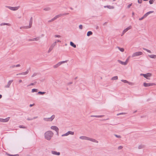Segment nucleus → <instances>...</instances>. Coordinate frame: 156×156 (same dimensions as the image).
<instances>
[{
  "instance_id": "22",
  "label": "nucleus",
  "mask_w": 156,
  "mask_h": 156,
  "mask_svg": "<svg viewBox=\"0 0 156 156\" xmlns=\"http://www.w3.org/2000/svg\"><path fill=\"white\" fill-rule=\"evenodd\" d=\"M5 25L10 26V24L9 23H2L0 24L1 26H2Z\"/></svg>"
},
{
  "instance_id": "38",
  "label": "nucleus",
  "mask_w": 156,
  "mask_h": 156,
  "mask_svg": "<svg viewBox=\"0 0 156 156\" xmlns=\"http://www.w3.org/2000/svg\"><path fill=\"white\" fill-rule=\"evenodd\" d=\"M55 17H54L51 20H48V22H52V21H53L54 20H55Z\"/></svg>"
},
{
  "instance_id": "51",
  "label": "nucleus",
  "mask_w": 156,
  "mask_h": 156,
  "mask_svg": "<svg viewBox=\"0 0 156 156\" xmlns=\"http://www.w3.org/2000/svg\"><path fill=\"white\" fill-rule=\"evenodd\" d=\"M132 3H131V4H129V5L127 6V8H129L130 7V6L132 5Z\"/></svg>"
},
{
  "instance_id": "27",
  "label": "nucleus",
  "mask_w": 156,
  "mask_h": 156,
  "mask_svg": "<svg viewBox=\"0 0 156 156\" xmlns=\"http://www.w3.org/2000/svg\"><path fill=\"white\" fill-rule=\"evenodd\" d=\"M118 79V77L117 76H114L113 77H112V78H111V80H117Z\"/></svg>"
},
{
  "instance_id": "17",
  "label": "nucleus",
  "mask_w": 156,
  "mask_h": 156,
  "mask_svg": "<svg viewBox=\"0 0 156 156\" xmlns=\"http://www.w3.org/2000/svg\"><path fill=\"white\" fill-rule=\"evenodd\" d=\"M39 39V37H37L36 38H35L33 39H29L28 41H37Z\"/></svg>"
},
{
  "instance_id": "4",
  "label": "nucleus",
  "mask_w": 156,
  "mask_h": 156,
  "mask_svg": "<svg viewBox=\"0 0 156 156\" xmlns=\"http://www.w3.org/2000/svg\"><path fill=\"white\" fill-rule=\"evenodd\" d=\"M143 54L142 52L138 51L134 53L132 55V57H134L135 56H138L142 55Z\"/></svg>"
},
{
  "instance_id": "14",
  "label": "nucleus",
  "mask_w": 156,
  "mask_h": 156,
  "mask_svg": "<svg viewBox=\"0 0 156 156\" xmlns=\"http://www.w3.org/2000/svg\"><path fill=\"white\" fill-rule=\"evenodd\" d=\"M29 72L28 70H27V71L26 72H23L22 73H19L18 75H25L27 74ZM18 75V74H17Z\"/></svg>"
},
{
  "instance_id": "52",
  "label": "nucleus",
  "mask_w": 156,
  "mask_h": 156,
  "mask_svg": "<svg viewBox=\"0 0 156 156\" xmlns=\"http://www.w3.org/2000/svg\"><path fill=\"white\" fill-rule=\"evenodd\" d=\"M129 57L126 60V61H125V62H126V63L127 64L128 62V60H129Z\"/></svg>"
},
{
  "instance_id": "13",
  "label": "nucleus",
  "mask_w": 156,
  "mask_h": 156,
  "mask_svg": "<svg viewBox=\"0 0 156 156\" xmlns=\"http://www.w3.org/2000/svg\"><path fill=\"white\" fill-rule=\"evenodd\" d=\"M88 137L86 136H80V139H82L83 140H88Z\"/></svg>"
},
{
  "instance_id": "3",
  "label": "nucleus",
  "mask_w": 156,
  "mask_h": 156,
  "mask_svg": "<svg viewBox=\"0 0 156 156\" xmlns=\"http://www.w3.org/2000/svg\"><path fill=\"white\" fill-rule=\"evenodd\" d=\"M6 7L9 8L10 9L12 10L13 11H16L18 10L19 8H20V6H18L17 7H12L8 6H5Z\"/></svg>"
},
{
  "instance_id": "37",
  "label": "nucleus",
  "mask_w": 156,
  "mask_h": 156,
  "mask_svg": "<svg viewBox=\"0 0 156 156\" xmlns=\"http://www.w3.org/2000/svg\"><path fill=\"white\" fill-rule=\"evenodd\" d=\"M68 61V60H66L65 61H63L62 62H59L60 65L62 64V63H63L65 62H67Z\"/></svg>"
},
{
  "instance_id": "36",
  "label": "nucleus",
  "mask_w": 156,
  "mask_h": 156,
  "mask_svg": "<svg viewBox=\"0 0 156 156\" xmlns=\"http://www.w3.org/2000/svg\"><path fill=\"white\" fill-rule=\"evenodd\" d=\"M144 147V146L141 145L138 146V148L139 149H141L143 148Z\"/></svg>"
},
{
  "instance_id": "10",
  "label": "nucleus",
  "mask_w": 156,
  "mask_h": 156,
  "mask_svg": "<svg viewBox=\"0 0 156 156\" xmlns=\"http://www.w3.org/2000/svg\"><path fill=\"white\" fill-rule=\"evenodd\" d=\"M51 153L53 154L56 155H59L60 154L59 152H57L56 151H51Z\"/></svg>"
},
{
  "instance_id": "48",
  "label": "nucleus",
  "mask_w": 156,
  "mask_h": 156,
  "mask_svg": "<svg viewBox=\"0 0 156 156\" xmlns=\"http://www.w3.org/2000/svg\"><path fill=\"white\" fill-rule=\"evenodd\" d=\"M55 37H60L61 36L60 35H55Z\"/></svg>"
},
{
  "instance_id": "21",
  "label": "nucleus",
  "mask_w": 156,
  "mask_h": 156,
  "mask_svg": "<svg viewBox=\"0 0 156 156\" xmlns=\"http://www.w3.org/2000/svg\"><path fill=\"white\" fill-rule=\"evenodd\" d=\"M104 116L103 115H91L90 116L91 117H95L97 118H100Z\"/></svg>"
},
{
  "instance_id": "33",
  "label": "nucleus",
  "mask_w": 156,
  "mask_h": 156,
  "mask_svg": "<svg viewBox=\"0 0 156 156\" xmlns=\"http://www.w3.org/2000/svg\"><path fill=\"white\" fill-rule=\"evenodd\" d=\"M37 91H38V90L37 89H33L32 90L31 92H37Z\"/></svg>"
},
{
  "instance_id": "5",
  "label": "nucleus",
  "mask_w": 156,
  "mask_h": 156,
  "mask_svg": "<svg viewBox=\"0 0 156 156\" xmlns=\"http://www.w3.org/2000/svg\"><path fill=\"white\" fill-rule=\"evenodd\" d=\"M155 83H147L144 82L143 83V85L144 87H148L150 86H152L154 85H156Z\"/></svg>"
},
{
  "instance_id": "7",
  "label": "nucleus",
  "mask_w": 156,
  "mask_h": 156,
  "mask_svg": "<svg viewBox=\"0 0 156 156\" xmlns=\"http://www.w3.org/2000/svg\"><path fill=\"white\" fill-rule=\"evenodd\" d=\"M10 117H8L6 119H3L0 118V122H8L9 120Z\"/></svg>"
},
{
  "instance_id": "29",
  "label": "nucleus",
  "mask_w": 156,
  "mask_h": 156,
  "mask_svg": "<svg viewBox=\"0 0 156 156\" xmlns=\"http://www.w3.org/2000/svg\"><path fill=\"white\" fill-rule=\"evenodd\" d=\"M36 83H37V82L36 81H35L34 83H31L29 85H27V87H29V86H30L34 85H35V84Z\"/></svg>"
},
{
  "instance_id": "45",
  "label": "nucleus",
  "mask_w": 156,
  "mask_h": 156,
  "mask_svg": "<svg viewBox=\"0 0 156 156\" xmlns=\"http://www.w3.org/2000/svg\"><path fill=\"white\" fill-rule=\"evenodd\" d=\"M38 73H34L33 74V75H32L31 77H34V76H36L37 74Z\"/></svg>"
},
{
  "instance_id": "42",
  "label": "nucleus",
  "mask_w": 156,
  "mask_h": 156,
  "mask_svg": "<svg viewBox=\"0 0 156 156\" xmlns=\"http://www.w3.org/2000/svg\"><path fill=\"white\" fill-rule=\"evenodd\" d=\"M154 0H150L149 1V3L150 4H152L153 3Z\"/></svg>"
},
{
  "instance_id": "24",
  "label": "nucleus",
  "mask_w": 156,
  "mask_h": 156,
  "mask_svg": "<svg viewBox=\"0 0 156 156\" xmlns=\"http://www.w3.org/2000/svg\"><path fill=\"white\" fill-rule=\"evenodd\" d=\"M93 34V33L91 31H89L87 33V36H89Z\"/></svg>"
},
{
  "instance_id": "54",
  "label": "nucleus",
  "mask_w": 156,
  "mask_h": 156,
  "mask_svg": "<svg viewBox=\"0 0 156 156\" xmlns=\"http://www.w3.org/2000/svg\"><path fill=\"white\" fill-rule=\"evenodd\" d=\"M44 120L45 121H48L47 118H44Z\"/></svg>"
},
{
  "instance_id": "9",
  "label": "nucleus",
  "mask_w": 156,
  "mask_h": 156,
  "mask_svg": "<svg viewBox=\"0 0 156 156\" xmlns=\"http://www.w3.org/2000/svg\"><path fill=\"white\" fill-rule=\"evenodd\" d=\"M51 128L52 129L55 130L57 133H58L59 132V129L56 126H52L51 127Z\"/></svg>"
},
{
  "instance_id": "55",
  "label": "nucleus",
  "mask_w": 156,
  "mask_h": 156,
  "mask_svg": "<svg viewBox=\"0 0 156 156\" xmlns=\"http://www.w3.org/2000/svg\"><path fill=\"white\" fill-rule=\"evenodd\" d=\"M16 67L15 65H13L10 67V68H14Z\"/></svg>"
},
{
  "instance_id": "53",
  "label": "nucleus",
  "mask_w": 156,
  "mask_h": 156,
  "mask_svg": "<svg viewBox=\"0 0 156 156\" xmlns=\"http://www.w3.org/2000/svg\"><path fill=\"white\" fill-rule=\"evenodd\" d=\"M56 43H57V41H55V42L54 43H53L52 44V45H54V46H55L56 44Z\"/></svg>"
},
{
  "instance_id": "23",
  "label": "nucleus",
  "mask_w": 156,
  "mask_h": 156,
  "mask_svg": "<svg viewBox=\"0 0 156 156\" xmlns=\"http://www.w3.org/2000/svg\"><path fill=\"white\" fill-rule=\"evenodd\" d=\"M148 56L151 58H156V55H149Z\"/></svg>"
},
{
  "instance_id": "43",
  "label": "nucleus",
  "mask_w": 156,
  "mask_h": 156,
  "mask_svg": "<svg viewBox=\"0 0 156 156\" xmlns=\"http://www.w3.org/2000/svg\"><path fill=\"white\" fill-rule=\"evenodd\" d=\"M114 136L117 138H121V136L120 135H118L115 134H114Z\"/></svg>"
},
{
  "instance_id": "18",
  "label": "nucleus",
  "mask_w": 156,
  "mask_h": 156,
  "mask_svg": "<svg viewBox=\"0 0 156 156\" xmlns=\"http://www.w3.org/2000/svg\"><path fill=\"white\" fill-rule=\"evenodd\" d=\"M154 12V11H150L144 14V16L147 17L149 14L151 13H153Z\"/></svg>"
},
{
  "instance_id": "6",
  "label": "nucleus",
  "mask_w": 156,
  "mask_h": 156,
  "mask_svg": "<svg viewBox=\"0 0 156 156\" xmlns=\"http://www.w3.org/2000/svg\"><path fill=\"white\" fill-rule=\"evenodd\" d=\"M152 75V74L151 73H148L146 74H145L144 75V77L147 79L150 80V78L149 77H151Z\"/></svg>"
},
{
  "instance_id": "1",
  "label": "nucleus",
  "mask_w": 156,
  "mask_h": 156,
  "mask_svg": "<svg viewBox=\"0 0 156 156\" xmlns=\"http://www.w3.org/2000/svg\"><path fill=\"white\" fill-rule=\"evenodd\" d=\"M44 137L45 139L50 140L53 135V133L51 131H49L44 133Z\"/></svg>"
},
{
  "instance_id": "64",
  "label": "nucleus",
  "mask_w": 156,
  "mask_h": 156,
  "mask_svg": "<svg viewBox=\"0 0 156 156\" xmlns=\"http://www.w3.org/2000/svg\"><path fill=\"white\" fill-rule=\"evenodd\" d=\"M73 83V82H69V83H68V85H69V84H71Z\"/></svg>"
},
{
  "instance_id": "28",
  "label": "nucleus",
  "mask_w": 156,
  "mask_h": 156,
  "mask_svg": "<svg viewBox=\"0 0 156 156\" xmlns=\"http://www.w3.org/2000/svg\"><path fill=\"white\" fill-rule=\"evenodd\" d=\"M46 93L45 92L39 91L37 94H39L41 95H43Z\"/></svg>"
},
{
  "instance_id": "25",
  "label": "nucleus",
  "mask_w": 156,
  "mask_h": 156,
  "mask_svg": "<svg viewBox=\"0 0 156 156\" xmlns=\"http://www.w3.org/2000/svg\"><path fill=\"white\" fill-rule=\"evenodd\" d=\"M60 64L59 62H58L57 64L54 65L53 66L54 68H57L58 66L60 65Z\"/></svg>"
},
{
  "instance_id": "62",
  "label": "nucleus",
  "mask_w": 156,
  "mask_h": 156,
  "mask_svg": "<svg viewBox=\"0 0 156 156\" xmlns=\"http://www.w3.org/2000/svg\"><path fill=\"white\" fill-rule=\"evenodd\" d=\"M37 116H36V117H34L33 118H32L33 119H36L37 118Z\"/></svg>"
},
{
  "instance_id": "19",
  "label": "nucleus",
  "mask_w": 156,
  "mask_h": 156,
  "mask_svg": "<svg viewBox=\"0 0 156 156\" xmlns=\"http://www.w3.org/2000/svg\"><path fill=\"white\" fill-rule=\"evenodd\" d=\"M70 45L73 47L74 48H76V45L73 42L70 41Z\"/></svg>"
},
{
  "instance_id": "39",
  "label": "nucleus",
  "mask_w": 156,
  "mask_h": 156,
  "mask_svg": "<svg viewBox=\"0 0 156 156\" xmlns=\"http://www.w3.org/2000/svg\"><path fill=\"white\" fill-rule=\"evenodd\" d=\"M20 128L25 129L26 128V127L24 126L23 125H20L19 126Z\"/></svg>"
},
{
  "instance_id": "15",
  "label": "nucleus",
  "mask_w": 156,
  "mask_h": 156,
  "mask_svg": "<svg viewBox=\"0 0 156 156\" xmlns=\"http://www.w3.org/2000/svg\"><path fill=\"white\" fill-rule=\"evenodd\" d=\"M54 47L55 46H54V45H52V44L51 46H50L48 52V53H50L51 51L53 49Z\"/></svg>"
},
{
  "instance_id": "35",
  "label": "nucleus",
  "mask_w": 156,
  "mask_h": 156,
  "mask_svg": "<svg viewBox=\"0 0 156 156\" xmlns=\"http://www.w3.org/2000/svg\"><path fill=\"white\" fill-rule=\"evenodd\" d=\"M50 10V8L49 7L45 8L44 9V10L45 11H49Z\"/></svg>"
},
{
  "instance_id": "40",
  "label": "nucleus",
  "mask_w": 156,
  "mask_h": 156,
  "mask_svg": "<svg viewBox=\"0 0 156 156\" xmlns=\"http://www.w3.org/2000/svg\"><path fill=\"white\" fill-rule=\"evenodd\" d=\"M121 81L122 82H123L125 83H129V81H127L126 80H122Z\"/></svg>"
},
{
  "instance_id": "56",
  "label": "nucleus",
  "mask_w": 156,
  "mask_h": 156,
  "mask_svg": "<svg viewBox=\"0 0 156 156\" xmlns=\"http://www.w3.org/2000/svg\"><path fill=\"white\" fill-rule=\"evenodd\" d=\"M20 66V64H17L16 65H15L16 67H19Z\"/></svg>"
},
{
  "instance_id": "50",
  "label": "nucleus",
  "mask_w": 156,
  "mask_h": 156,
  "mask_svg": "<svg viewBox=\"0 0 156 156\" xmlns=\"http://www.w3.org/2000/svg\"><path fill=\"white\" fill-rule=\"evenodd\" d=\"M142 0H138V2L139 3H142Z\"/></svg>"
},
{
  "instance_id": "20",
  "label": "nucleus",
  "mask_w": 156,
  "mask_h": 156,
  "mask_svg": "<svg viewBox=\"0 0 156 156\" xmlns=\"http://www.w3.org/2000/svg\"><path fill=\"white\" fill-rule=\"evenodd\" d=\"M5 154H6L8 156H19V155L18 154L13 155V154H10L7 152H6Z\"/></svg>"
},
{
  "instance_id": "30",
  "label": "nucleus",
  "mask_w": 156,
  "mask_h": 156,
  "mask_svg": "<svg viewBox=\"0 0 156 156\" xmlns=\"http://www.w3.org/2000/svg\"><path fill=\"white\" fill-rule=\"evenodd\" d=\"M117 47L118 48L119 50L121 52H123L124 51V49L123 48H121L119 47Z\"/></svg>"
},
{
  "instance_id": "58",
  "label": "nucleus",
  "mask_w": 156,
  "mask_h": 156,
  "mask_svg": "<svg viewBox=\"0 0 156 156\" xmlns=\"http://www.w3.org/2000/svg\"><path fill=\"white\" fill-rule=\"evenodd\" d=\"M147 51L149 53H151V51L149 50H147Z\"/></svg>"
},
{
  "instance_id": "49",
  "label": "nucleus",
  "mask_w": 156,
  "mask_h": 156,
  "mask_svg": "<svg viewBox=\"0 0 156 156\" xmlns=\"http://www.w3.org/2000/svg\"><path fill=\"white\" fill-rule=\"evenodd\" d=\"M126 114L125 113H123V112H122V113H119V114H117V115H122V114Z\"/></svg>"
},
{
  "instance_id": "47",
  "label": "nucleus",
  "mask_w": 156,
  "mask_h": 156,
  "mask_svg": "<svg viewBox=\"0 0 156 156\" xmlns=\"http://www.w3.org/2000/svg\"><path fill=\"white\" fill-rule=\"evenodd\" d=\"M123 148V147L121 146H119L118 147V149L119 150H120V149H121L122 148Z\"/></svg>"
},
{
  "instance_id": "57",
  "label": "nucleus",
  "mask_w": 156,
  "mask_h": 156,
  "mask_svg": "<svg viewBox=\"0 0 156 156\" xmlns=\"http://www.w3.org/2000/svg\"><path fill=\"white\" fill-rule=\"evenodd\" d=\"M27 120H28L29 121V120H33V119H32V118H31V119H30V118H28L27 119Z\"/></svg>"
},
{
  "instance_id": "46",
  "label": "nucleus",
  "mask_w": 156,
  "mask_h": 156,
  "mask_svg": "<svg viewBox=\"0 0 156 156\" xmlns=\"http://www.w3.org/2000/svg\"><path fill=\"white\" fill-rule=\"evenodd\" d=\"M79 28L80 29H83V25L81 24H80L79 26Z\"/></svg>"
},
{
  "instance_id": "63",
  "label": "nucleus",
  "mask_w": 156,
  "mask_h": 156,
  "mask_svg": "<svg viewBox=\"0 0 156 156\" xmlns=\"http://www.w3.org/2000/svg\"><path fill=\"white\" fill-rule=\"evenodd\" d=\"M143 49L144 50L146 51H147V49L146 48H143Z\"/></svg>"
},
{
  "instance_id": "44",
  "label": "nucleus",
  "mask_w": 156,
  "mask_h": 156,
  "mask_svg": "<svg viewBox=\"0 0 156 156\" xmlns=\"http://www.w3.org/2000/svg\"><path fill=\"white\" fill-rule=\"evenodd\" d=\"M68 132H67L66 133L62 134V136H67L68 135Z\"/></svg>"
},
{
  "instance_id": "59",
  "label": "nucleus",
  "mask_w": 156,
  "mask_h": 156,
  "mask_svg": "<svg viewBox=\"0 0 156 156\" xmlns=\"http://www.w3.org/2000/svg\"><path fill=\"white\" fill-rule=\"evenodd\" d=\"M57 42H61V41L59 40H56Z\"/></svg>"
},
{
  "instance_id": "61",
  "label": "nucleus",
  "mask_w": 156,
  "mask_h": 156,
  "mask_svg": "<svg viewBox=\"0 0 156 156\" xmlns=\"http://www.w3.org/2000/svg\"><path fill=\"white\" fill-rule=\"evenodd\" d=\"M128 83L129 85H132V83L130 82H129V83Z\"/></svg>"
},
{
  "instance_id": "60",
  "label": "nucleus",
  "mask_w": 156,
  "mask_h": 156,
  "mask_svg": "<svg viewBox=\"0 0 156 156\" xmlns=\"http://www.w3.org/2000/svg\"><path fill=\"white\" fill-rule=\"evenodd\" d=\"M69 14L68 13H66L63 14H62V15H67V14Z\"/></svg>"
},
{
  "instance_id": "12",
  "label": "nucleus",
  "mask_w": 156,
  "mask_h": 156,
  "mask_svg": "<svg viewBox=\"0 0 156 156\" xmlns=\"http://www.w3.org/2000/svg\"><path fill=\"white\" fill-rule=\"evenodd\" d=\"M132 28L131 26H129V27L123 30V33H126L127 31Z\"/></svg>"
},
{
  "instance_id": "41",
  "label": "nucleus",
  "mask_w": 156,
  "mask_h": 156,
  "mask_svg": "<svg viewBox=\"0 0 156 156\" xmlns=\"http://www.w3.org/2000/svg\"><path fill=\"white\" fill-rule=\"evenodd\" d=\"M146 17L144 16V15L141 18H139V20H143L144 18H146Z\"/></svg>"
},
{
  "instance_id": "11",
  "label": "nucleus",
  "mask_w": 156,
  "mask_h": 156,
  "mask_svg": "<svg viewBox=\"0 0 156 156\" xmlns=\"http://www.w3.org/2000/svg\"><path fill=\"white\" fill-rule=\"evenodd\" d=\"M88 140L94 142H95L96 143H98V141L94 139H93L90 137L88 138Z\"/></svg>"
},
{
  "instance_id": "8",
  "label": "nucleus",
  "mask_w": 156,
  "mask_h": 156,
  "mask_svg": "<svg viewBox=\"0 0 156 156\" xmlns=\"http://www.w3.org/2000/svg\"><path fill=\"white\" fill-rule=\"evenodd\" d=\"M13 80H11L9 81L7 83V84L5 86V87L6 88H9L10 87V85L11 84V83H12V82H13Z\"/></svg>"
},
{
  "instance_id": "26",
  "label": "nucleus",
  "mask_w": 156,
  "mask_h": 156,
  "mask_svg": "<svg viewBox=\"0 0 156 156\" xmlns=\"http://www.w3.org/2000/svg\"><path fill=\"white\" fill-rule=\"evenodd\" d=\"M105 8L107 7L108 8L110 9H113L114 8V7L113 6H111L110 5H107L104 6Z\"/></svg>"
},
{
  "instance_id": "31",
  "label": "nucleus",
  "mask_w": 156,
  "mask_h": 156,
  "mask_svg": "<svg viewBox=\"0 0 156 156\" xmlns=\"http://www.w3.org/2000/svg\"><path fill=\"white\" fill-rule=\"evenodd\" d=\"M67 132H68V135H69V134L73 135H74V132H72V131H69Z\"/></svg>"
},
{
  "instance_id": "32",
  "label": "nucleus",
  "mask_w": 156,
  "mask_h": 156,
  "mask_svg": "<svg viewBox=\"0 0 156 156\" xmlns=\"http://www.w3.org/2000/svg\"><path fill=\"white\" fill-rule=\"evenodd\" d=\"M55 115H52L50 117V121H51L52 120L54 119L55 118Z\"/></svg>"
},
{
  "instance_id": "2",
  "label": "nucleus",
  "mask_w": 156,
  "mask_h": 156,
  "mask_svg": "<svg viewBox=\"0 0 156 156\" xmlns=\"http://www.w3.org/2000/svg\"><path fill=\"white\" fill-rule=\"evenodd\" d=\"M33 22V18L31 17L30 18L29 22V25L28 26H26L23 27V28L25 29H28L31 27Z\"/></svg>"
},
{
  "instance_id": "16",
  "label": "nucleus",
  "mask_w": 156,
  "mask_h": 156,
  "mask_svg": "<svg viewBox=\"0 0 156 156\" xmlns=\"http://www.w3.org/2000/svg\"><path fill=\"white\" fill-rule=\"evenodd\" d=\"M118 61L119 62V63H120L122 65H126L127 64L126 62H122V61H121L120 60H118Z\"/></svg>"
},
{
  "instance_id": "34",
  "label": "nucleus",
  "mask_w": 156,
  "mask_h": 156,
  "mask_svg": "<svg viewBox=\"0 0 156 156\" xmlns=\"http://www.w3.org/2000/svg\"><path fill=\"white\" fill-rule=\"evenodd\" d=\"M62 16V14H59V15H57V16H56L55 17H55V19L56 20L57 18L59 17H60Z\"/></svg>"
}]
</instances>
